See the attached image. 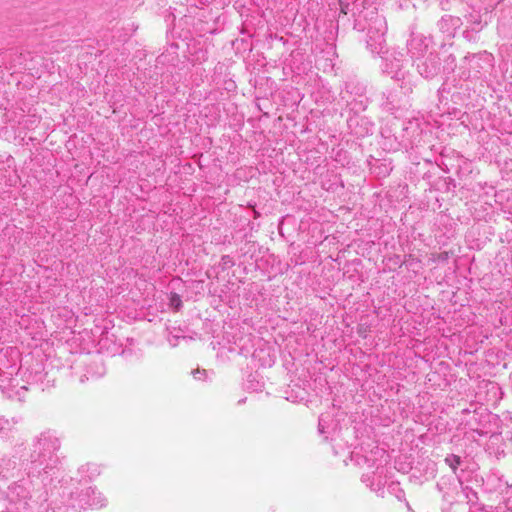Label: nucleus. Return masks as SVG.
Segmentation results:
<instances>
[{
    "label": "nucleus",
    "mask_w": 512,
    "mask_h": 512,
    "mask_svg": "<svg viewBox=\"0 0 512 512\" xmlns=\"http://www.w3.org/2000/svg\"><path fill=\"white\" fill-rule=\"evenodd\" d=\"M446 463L449 464V466L455 471L457 467L461 464V459L457 455H453L450 458L445 459Z\"/></svg>",
    "instance_id": "obj_2"
},
{
    "label": "nucleus",
    "mask_w": 512,
    "mask_h": 512,
    "mask_svg": "<svg viewBox=\"0 0 512 512\" xmlns=\"http://www.w3.org/2000/svg\"><path fill=\"white\" fill-rule=\"evenodd\" d=\"M170 305L178 311L182 306V300L177 293H171L170 295Z\"/></svg>",
    "instance_id": "obj_1"
}]
</instances>
